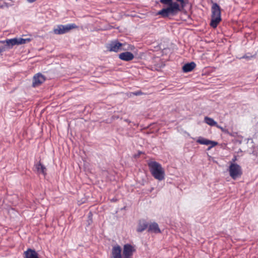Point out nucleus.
<instances>
[{
    "mask_svg": "<svg viewBox=\"0 0 258 258\" xmlns=\"http://www.w3.org/2000/svg\"><path fill=\"white\" fill-rule=\"evenodd\" d=\"M124 45V43L118 42L117 40H114L107 43L106 47L108 51L115 52H117L119 50H132V48L134 47L133 45H128L127 48H122V47Z\"/></svg>",
    "mask_w": 258,
    "mask_h": 258,
    "instance_id": "nucleus-4",
    "label": "nucleus"
},
{
    "mask_svg": "<svg viewBox=\"0 0 258 258\" xmlns=\"http://www.w3.org/2000/svg\"><path fill=\"white\" fill-rule=\"evenodd\" d=\"M111 258H122L121 248L118 244H116L112 246Z\"/></svg>",
    "mask_w": 258,
    "mask_h": 258,
    "instance_id": "nucleus-9",
    "label": "nucleus"
},
{
    "mask_svg": "<svg viewBox=\"0 0 258 258\" xmlns=\"http://www.w3.org/2000/svg\"><path fill=\"white\" fill-rule=\"evenodd\" d=\"M92 222V214L90 212L88 215V220H87L88 225H90Z\"/></svg>",
    "mask_w": 258,
    "mask_h": 258,
    "instance_id": "nucleus-21",
    "label": "nucleus"
},
{
    "mask_svg": "<svg viewBox=\"0 0 258 258\" xmlns=\"http://www.w3.org/2000/svg\"><path fill=\"white\" fill-rule=\"evenodd\" d=\"M18 45H19V44H25L26 42H29L30 41V38L24 39V38H18Z\"/></svg>",
    "mask_w": 258,
    "mask_h": 258,
    "instance_id": "nucleus-19",
    "label": "nucleus"
},
{
    "mask_svg": "<svg viewBox=\"0 0 258 258\" xmlns=\"http://www.w3.org/2000/svg\"><path fill=\"white\" fill-rule=\"evenodd\" d=\"M35 167L39 174H42L44 176L46 175V168L40 162L35 164Z\"/></svg>",
    "mask_w": 258,
    "mask_h": 258,
    "instance_id": "nucleus-13",
    "label": "nucleus"
},
{
    "mask_svg": "<svg viewBox=\"0 0 258 258\" xmlns=\"http://www.w3.org/2000/svg\"><path fill=\"white\" fill-rule=\"evenodd\" d=\"M196 66V64L194 61L185 64L182 67V70L184 73H187L191 71Z\"/></svg>",
    "mask_w": 258,
    "mask_h": 258,
    "instance_id": "nucleus-16",
    "label": "nucleus"
},
{
    "mask_svg": "<svg viewBox=\"0 0 258 258\" xmlns=\"http://www.w3.org/2000/svg\"><path fill=\"white\" fill-rule=\"evenodd\" d=\"M216 126L218 128H220L222 132H226V130H225L223 127H222L221 126L219 125V124H218V123H217V125H216Z\"/></svg>",
    "mask_w": 258,
    "mask_h": 258,
    "instance_id": "nucleus-25",
    "label": "nucleus"
},
{
    "mask_svg": "<svg viewBox=\"0 0 258 258\" xmlns=\"http://www.w3.org/2000/svg\"><path fill=\"white\" fill-rule=\"evenodd\" d=\"M11 5L8 4V3H4V5H2L0 7L1 8H4V7H7V8H8Z\"/></svg>",
    "mask_w": 258,
    "mask_h": 258,
    "instance_id": "nucleus-26",
    "label": "nucleus"
},
{
    "mask_svg": "<svg viewBox=\"0 0 258 258\" xmlns=\"http://www.w3.org/2000/svg\"><path fill=\"white\" fill-rule=\"evenodd\" d=\"M197 142L201 145H209V140L202 137H199L197 140Z\"/></svg>",
    "mask_w": 258,
    "mask_h": 258,
    "instance_id": "nucleus-18",
    "label": "nucleus"
},
{
    "mask_svg": "<svg viewBox=\"0 0 258 258\" xmlns=\"http://www.w3.org/2000/svg\"><path fill=\"white\" fill-rule=\"evenodd\" d=\"M165 7L157 13L163 18L175 16L182 11L187 4V0H160Z\"/></svg>",
    "mask_w": 258,
    "mask_h": 258,
    "instance_id": "nucleus-1",
    "label": "nucleus"
},
{
    "mask_svg": "<svg viewBox=\"0 0 258 258\" xmlns=\"http://www.w3.org/2000/svg\"><path fill=\"white\" fill-rule=\"evenodd\" d=\"M148 231L155 233H160L161 232L159 227L158 224L156 222L151 223L149 225Z\"/></svg>",
    "mask_w": 258,
    "mask_h": 258,
    "instance_id": "nucleus-15",
    "label": "nucleus"
},
{
    "mask_svg": "<svg viewBox=\"0 0 258 258\" xmlns=\"http://www.w3.org/2000/svg\"><path fill=\"white\" fill-rule=\"evenodd\" d=\"M211 10L212 16L210 26L215 28L221 21L220 8L217 3H214L212 5Z\"/></svg>",
    "mask_w": 258,
    "mask_h": 258,
    "instance_id": "nucleus-3",
    "label": "nucleus"
},
{
    "mask_svg": "<svg viewBox=\"0 0 258 258\" xmlns=\"http://www.w3.org/2000/svg\"><path fill=\"white\" fill-rule=\"evenodd\" d=\"M1 43H6L5 46H6V49H10L15 45H18V41L17 38H14L10 39H6V40L0 41Z\"/></svg>",
    "mask_w": 258,
    "mask_h": 258,
    "instance_id": "nucleus-10",
    "label": "nucleus"
},
{
    "mask_svg": "<svg viewBox=\"0 0 258 258\" xmlns=\"http://www.w3.org/2000/svg\"><path fill=\"white\" fill-rule=\"evenodd\" d=\"M209 145H210V146L209 147V149H211L212 148L215 147L216 145L218 144V143L215 141H212L209 140Z\"/></svg>",
    "mask_w": 258,
    "mask_h": 258,
    "instance_id": "nucleus-20",
    "label": "nucleus"
},
{
    "mask_svg": "<svg viewBox=\"0 0 258 258\" xmlns=\"http://www.w3.org/2000/svg\"><path fill=\"white\" fill-rule=\"evenodd\" d=\"M148 166L152 175L157 180L162 181L165 178V171L161 165L156 161H150Z\"/></svg>",
    "mask_w": 258,
    "mask_h": 258,
    "instance_id": "nucleus-2",
    "label": "nucleus"
},
{
    "mask_svg": "<svg viewBox=\"0 0 258 258\" xmlns=\"http://www.w3.org/2000/svg\"><path fill=\"white\" fill-rule=\"evenodd\" d=\"M27 2L29 3H32L35 2L36 0H27Z\"/></svg>",
    "mask_w": 258,
    "mask_h": 258,
    "instance_id": "nucleus-27",
    "label": "nucleus"
},
{
    "mask_svg": "<svg viewBox=\"0 0 258 258\" xmlns=\"http://www.w3.org/2000/svg\"><path fill=\"white\" fill-rule=\"evenodd\" d=\"M148 223L145 220H140L137 228L138 232H142L147 229Z\"/></svg>",
    "mask_w": 258,
    "mask_h": 258,
    "instance_id": "nucleus-14",
    "label": "nucleus"
},
{
    "mask_svg": "<svg viewBox=\"0 0 258 258\" xmlns=\"http://www.w3.org/2000/svg\"><path fill=\"white\" fill-rule=\"evenodd\" d=\"M25 258H39L38 253L34 249L28 248L24 252Z\"/></svg>",
    "mask_w": 258,
    "mask_h": 258,
    "instance_id": "nucleus-12",
    "label": "nucleus"
},
{
    "mask_svg": "<svg viewBox=\"0 0 258 258\" xmlns=\"http://www.w3.org/2000/svg\"><path fill=\"white\" fill-rule=\"evenodd\" d=\"M134 95L139 96L143 94V93L141 91H137L133 93Z\"/></svg>",
    "mask_w": 258,
    "mask_h": 258,
    "instance_id": "nucleus-24",
    "label": "nucleus"
},
{
    "mask_svg": "<svg viewBox=\"0 0 258 258\" xmlns=\"http://www.w3.org/2000/svg\"><path fill=\"white\" fill-rule=\"evenodd\" d=\"M6 50V46L5 45H1L0 46V53L2 52L5 51Z\"/></svg>",
    "mask_w": 258,
    "mask_h": 258,
    "instance_id": "nucleus-23",
    "label": "nucleus"
},
{
    "mask_svg": "<svg viewBox=\"0 0 258 258\" xmlns=\"http://www.w3.org/2000/svg\"><path fill=\"white\" fill-rule=\"evenodd\" d=\"M45 81V77L41 73H37L33 77L32 86L34 87L38 86L44 82Z\"/></svg>",
    "mask_w": 258,
    "mask_h": 258,
    "instance_id": "nucleus-8",
    "label": "nucleus"
},
{
    "mask_svg": "<svg viewBox=\"0 0 258 258\" xmlns=\"http://www.w3.org/2000/svg\"><path fill=\"white\" fill-rule=\"evenodd\" d=\"M237 160V156H234L233 158L230 161V165L232 164H236L235 162Z\"/></svg>",
    "mask_w": 258,
    "mask_h": 258,
    "instance_id": "nucleus-22",
    "label": "nucleus"
},
{
    "mask_svg": "<svg viewBox=\"0 0 258 258\" xmlns=\"http://www.w3.org/2000/svg\"><path fill=\"white\" fill-rule=\"evenodd\" d=\"M78 26L74 23L67 24L66 25H58L53 29L55 34L60 35L68 32L70 30L77 28Z\"/></svg>",
    "mask_w": 258,
    "mask_h": 258,
    "instance_id": "nucleus-6",
    "label": "nucleus"
},
{
    "mask_svg": "<svg viewBox=\"0 0 258 258\" xmlns=\"http://www.w3.org/2000/svg\"><path fill=\"white\" fill-rule=\"evenodd\" d=\"M118 57L122 60L128 61L134 59V55L131 52L126 51L120 53Z\"/></svg>",
    "mask_w": 258,
    "mask_h": 258,
    "instance_id": "nucleus-11",
    "label": "nucleus"
},
{
    "mask_svg": "<svg viewBox=\"0 0 258 258\" xmlns=\"http://www.w3.org/2000/svg\"><path fill=\"white\" fill-rule=\"evenodd\" d=\"M205 122L210 126H216L217 122L215 121L213 118L206 116L204 118Z\"/></svg>",
    "mask_w": 258,
    "mask_h": 258,
    "instance_id": "nucleus-17",
    "label": "nucleus"
},
{
    "mask_svg": "<svg viewBox=\"0 0 258 258\" xmlns=\"http://www.w3.org/2000/svg\"><path fill=\"white\" fill-rule=\"evenodd\" d=\"M228 171L230 176L234 180L240 178L242 174L241 167L237 164H230L228 168Z\"/></svg>",
    "mask_w": 258,
    "mask_h": 258,
    "instance_id": "nucleus-5",
    "label": "nucleus"
},
{
    "mask_svg": "<svg viewBox=\"0 0 258 258\" xmlns=\"http://www.w3.org/2000/svg\"><path fill=\"white\" fill-rule=\"evenodd\" d=\"M136 251L135 245L130 243H126L123 246L122 258H133L134 254Z\"/></svg>",
    "mask_w": 258,
    "mask_h": 258,
    "instance_id": "nucleus-7",
    "label": "nucleus"
}]
</instances>
